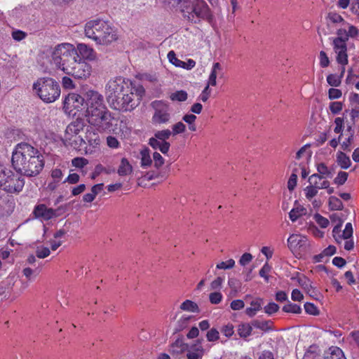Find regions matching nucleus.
I'll return each mask as SVG.
<instances>
[{
  "mask_svg": "<svg viewBox=\"0 0 359 359\" xmlns=\"http://www.w3.org/2000/svg\"><path fill=\"white\" fill-rule=\"evenodd\" d=\"M34 213L36 217H41L45 220L50 219L57 216L55 210L47 208L44 204H40L36 206Z\"/></svg>",
  "mask_w": 359,
  "mask_h": 359,
  "instance_id": "obj_18",
  "label": "nucleus"
},
{
  "mask_svg": "<svg viewBox=\"0 0 359 359\" xmlns=\"http://www.w3.org/2000/svg\"><path fill=\"white\" fill-rule=\"evenodd\" d=\"M222 69L221 65L219 62H216L213 64L212 69L211 73L210 74L208 86H215L217 85V76L218 72Z\"/></svg>",
  "mask_w": 359,
  "mask_h": 359,
  "instance_id": "obj_30",
  "label": "nucleus"
},
{
  "mask_svg": "<svg viewBox=\"0 0 359 359\" xmlns=\"http://www.w3.org/2000/svg\"><path fill=\"white\" fill-rule=\"evenodd\" d=\"M170 98L172 101L183 102L187 99V93L184 90H178L172 93Z\"/></svg>",
  "mask_w": 359,
  "mask_h": 359,
  "instance_id": "obj_39",
  "label": "nucleus"
},
{
  "mask_svg": "<svg viewBox=\"0 0 359 359\" xmlns=\"http://www.w3.org/2000/svg\"><path fill=\"white\" fill-rule=\"evenodd\" d=\"M181 12L185 19L195 24L203 20L212 23L214 19L211 9L204 0H194L191 6L185 4Z\"/></svg>",
  "mask_w": 359,
  "mask_h": 359,
  "instance_id": "obj_3",
  "label": "nucleus"
},
{
  "mask_svg": "<svg viewBox=\"0 0 359 359\" xmlns=\"http://www.w3.org/2000/svg\"><path fill=\"white\" fill-rule=\"evenodd\" d=\"M283 311L285 313H300L302 308L297 304L288 302L283 307Z\"/></svg>",
  "mask_w": 359,
  "mask_h": 359,
  "instance_id": "obj_37",
  "label": "nucleus"
},
{
  "mask_svg": "<svg viewBox=\"0 0 359 359\" xmlns=\"http://www.w3.org/2000/svg\"><path fill=\"white\" fill-rule=\"evenodd\" d=\"M180 309L189 312H199V309L195 302L191 300H186L180 305Z\"/></svg>",
  "mask_w": 359,
  "mask_h": 359,
  "instance_id": "obj_35",
  "label": "nucleus"
},
{
  "mask_svg": "<svg viewBox=\"0 0 359 359\" xmlns=\"http://www.w3.org/2000/svg\"><path fill=\"white\" fill-rule=\"evenodd\" d=\"M50 252L48 248L46 247H38L36 250V255L37 257L43 259L47 257L50 255Z\"/></svg>",
  "mask_w": 359,
  "mask_h": 359,
  "instance_id": "obj_52",
  "label": "nucleus"
},
{
  "mask_svg": "<svg viewBox=\"0 0 359 359\" xmlns=\"http://www.w3.org/2000/svg\"><path fill=\"white\" fill-rule=\"evenodd\" d=\"M251 324L256 328L267 332L272 330L273 323L271 320H254L251 322Z\"/></svg>",
  "mask_w": 359,
  "mask_h": 359,
  "instance_id": "obj_27",
  "label": "nucleus"
},
{
  "mask_svg": "<svg viewBox=\"0 0 359 359\" xmlns=\"http://www.w3.org/2000/svg\"><path fill=\"white\" fill-rule=\"evenodd\" d=\"M233 328L234 327L232 324L228 323L227 325L222 326L221 332L225 337H231L234 333Z\"/></svg>",
  "mask_w": 359,
  "mask_h": 359,
  "instance_id": "obj_51",
  "label": "nucleus"
},
{
  "mask_svg": "<svg viewBox=\"0 0 359 359\" xmlns=\"http://www.w3.org/2000/svg\"><path fill=\"white\" fill-rule=\"evenodd\" d=\"M235 266V261L233 259H229V260L226 262H221L220 263L217 264L216 266V268L217 269H232Z\"/></svg>",
  "mask_w": 359,
  "mask_h": 359,
  "instance_id": "obj_45",
  "label": "nucleus"
},
{
  "mask_svg": "<svg viewBox=\"0 0 359 359\" xmlns=\"http://www.w3.org/2000/svg\"><path fill=\"white\" fill-rule=\"evenodd\" d=\"M131 83L124 78L118 76L108 81L106 85V98L109 105L117 106L116 101L123 93H128Z\"/></svg>",
  "mask_w": 359,
  "mask_h": 359,
  "instance_id": "obj_7",
  "label": "nucleus"
},
{
  "mask_svg": "<svg viewBox=\"0 0 359 359\" xmlns=\"http://www.w3.org/2000/svg\"><path fill=\"white\" fill-rule=\"evenodd\" d=\"M168 58L172 65L177 67H182L186 69H191L196 65V62L192 59H189L187 62H184L177 58L173 50H170L168 53Z\"/></svg>",
  "mask_w": 359,
  "mask_h": 359,
  "instance_id": "obj_19",
  "label": "nucleus"
},
{
  "mask_svg": "<svg viewBox=\"0 0 359 359\" xmlns=\"http://www.w3.org/2000/svg\"><path fill=\"white\" fill-rule=\"evenodd\" d=\"M353 142V134L351 133L350 136L342 142L341 144V148L343 150L346 151H350L351 148V146Z\"/></svg>",
  "mask_w": 359,
  "mask_h": 359,
  "instance_id": "obj_60",
  "label": "nucleus"
},
{
  "mask_svg": "<svg viewBox=\"0 0 359 359\" xmlns=\"http://www.w3.org/2000/svg\"><path fill=\"white\" fill-rule=\"evenodd\" d=\"M153 159L154 163V166L157 169L161 167L164 164V158L163 156L158 152H154L153 154Z\"/></svg>",
  "mask_w": 359,
  "mask_h": 359,
  "instance_id": "obj_55",
  "label": "nucleus"
},
{
  "mask_svg": "<svg viewBox=\"0 0 359 359\" xmlns=\"http://www.w3.org/2000/svg\"><path fill=\"white\" fill-rule=\"evenodd\" d=\"M33 90L45 102H55L60 95V85L50 77L39 78L33 84Z\"/></svg>",
  "mask_w": 359,
  "mask_h": 359,
  "instance_id": "obj_5",
  "label": "nucleus"
},
{
  "mask_svg": "<svg viewBox=\"0 0 359 359\" xmlns=\"http://www.w3.org/2000/svg\"><path fill=\"white\" fill-rule=\"evenodd\" d=\"M258 359H274V355L271 351L264 350L258 353Z\"/></svg>",
  "mask_w": 359,
  "mask_h": 359,
  "instance_id": "obj_64",
  "label": "nucleus"
},
{
  "mask_svg": "<svg viewBox=\"0 0 359 359\" xmlns=\"http://www.w3.org/2000/svg\"><path fill=\"white\" fill-rule=\"evenodd\" d=\"M230 306L231 309L234 311H238L244 308L245 303L241 299H236L231 302Z\"/></svg>",
  "mask_w": 359,
  "mask_h": 359,
  "instance_id": "obj_63",
  "label": "nucleus"
},
{
  "mask_svg": "<svg viewBox=\"0 0 359 359\" xmlns=\"http://www.w3.org/2000/svg\"><path fill=\"white\" fill-rule=\"evenodd\" d=\"M13 168L27 177L39 175L44 167V158L40 151L27 143L17 144L12 154Z\"/></svg>",
  "mask_w": 359,
  "mask_h": 359,
  "instance_id": "obj_1",
  "label": "nucleus"
},
{
  "mask_svg": "<svg viewBox=\"0 0 359 359\" xmlns=\"http://www.w3.org/2000/svg\"><path fill=\"white\" fill-rule=\"evenodd\" d=\"M92 72V67L84 60L74 58L72 65L64 72L66 74L71 75L77 79H86L89 77Z\"/></svg>",
  "mask_w": 359,
  "mask_h": 359,
  "instance_id": "obj_10",
  "label": "nucleus"
},
{
  "mask_svg": "<svg viewBox=\"0 0 359 359\" xmlns=\"http://www.w3.org/2000/svg\"><path fill=\"white\" fill-rule=\"evenodd\" d=\"M329 206L332 210H340L344 208L343 203L340 199L335 196H331L329 198Z\"/></svg>",
  "mask_w": 359,
  "mask_h": 359,
  "instance_id": "obj_36",
  "label": "nucleus"
},
{
  "mask_svg": "<svg viewBox=\"0 0 359 359\" xmlns=\"http://www.w3.org/2000/svg\"><path fill=\"white\" fill-rule=\"evenodd\" d=\"M304 309L310 315L317 316L319 313L318 308L312 303H306L304 304Z\"/></svg>",
  "mask_w": 359,
  "mask_h": 359,
  "instance_id": "obj_53",
  "label": "nucleus"
},
{
  "mask_svg": "<svg viewBox=\"0 0 359 359\" xmlns=\"http://www.w3.org/2000/svg\"><path fill=\"white\" fill-rule=\"evenodd\" d=\"M206 338L208 341H216L219 339V332L216 328H212L207 332Z\"/></svg>",
  "mask_w": 359,
  "mask_h": 359,
  "instance_id": "obj_41",
  "label": "nucleus"
},
{
  "mask_svg": "<svg viewBox=\"0 0 359 359\" xmlns=\"http://www.w3.org/2000/svg\"><path fill=\"white\" fill-rule=\"evenodd\" d=\"M201 344V340L198 339L191 346V350H189L187 353V359H201L203 357L204 349Z\"/></svg>",
  "mask_w": 359,
  "mask_h": 359,
  "instance_id": "obj_21",
  "label": "nucleus"
},
{
  "mask_svg": "<svg viewBox=\"0 0 359 359\" xmlns=\"http://www.w3.org/2000/svg\"><path fill=\"white\" fill-rule=\"evenodd\" d=\"M348 173L346 172H339L337 176L334 178V182L337 185H343L348 178Z\"/></svg>",
  "mask_w": 359,
  "mask_h": 359,
  "instance_id": "obj_49",
  "label": "nucleus"
},
{
  "mask_svg": "<svg viewBox=\"0 0 359 359\" xmlns=\"http://www.w3.org/2000/svg\"><path fill=\"white\" fill-rule=\"evenodd\" d=\"M304 209L302 207L292 208L289 212L290 219L295 222L299 217L304 214Z\"/></svg>",
  "mask_w": 359,
  "mask_h": 359,
  "instance_id": "obj_38",
  "label": "nucleus"
},
{
  "mask_svg": "<svg viewBox=\"0 0 359 359\" xmlns=\"http://www.w3.org/2000/svg\"><path fill=\"white\" fill-rule=\"evenodd\" d=\"M132 88H133V92L135 91V93H134L135 100H138V104H139L142 97L144 94V89L143 86L141 85H138L137 86L132 87Z\"/></svg>",
  "mask_w": 359,
  "mask_h": 359,
  "instance_id": "obj_50",
  "label": "nucleus"
},
{
  "mask_svg": "<svg viewBox=\"0 0 359 359\" xmlns=\"http://www.w3.org/2000/svg\"><path fill=\"white\" fill-rule=\"evenodd\" d=\"M75 48L80 58L85 61H93L96 60V53L89 46L85 43H78Z\"/></svg>",
  "mask_w": 359,
  "mask_h": 359,
  "instance_id": "obj_17",
  "label": "nucleus"
},
{
  "mask_svg": "<svg viewBox=\"0 0 359 359\" xmlns=\"http://www.w3.org/2000/svg\"><path fill=\"white\" fill-rule=\"evenodd\" d=\"M85 100V97L77 93H69L64 100V107L69 110H79L83 106Z\"/></svg>",
  "mask_w": 359,
  "mask_h": 359,
  "instance_id": "obj_16",
  "label": "nucleus"
},
{
  "mask_svg": "<svg viewBox=\"0 0 359 359\" xmlns=\"http://www.w3.org/2000/svg\"><path fill=\"white\" fill-rule=\"evenodd\" d=\"M85 101L87 108H98L99 107L105 105L104 103V97L97 91L88 90L85 94Z\"/></svg>",
  "mask_w": 359,
  "mask_h": 359,
  "instance_id": "obj_15",
  "label": "nucleus"
},
{
  "mask_svg": "<svg viewBox=\"0 0 359 359\" xmlns=\"http://www.w3.org/2000/svg\"><path fill=\"white\" fill-rule=\"evenodd\" d=\"M51 61L56 68L65 72L72 65L74 58H79V54L74 46L69 43H62L56 45L51 51Z\"/></svg>",
  "mask_w": 359,
  "mask_h": 359,
  "instance_id": "obj_4",
  "label": "nucleus"
},
{
  "mask_svg": "<svg viewBox=\"0 0 359 359\" xmlns=\"http://www.w3.org/2000/svg\"><path fill=\"white\" fill-rule=\"evenodd\" d=\"M353 228L351 223H347L345 226V229L342 233V239H348L352 236Z\"/></svg>",
  "mask_w": 359,
  "mask_h": 359,
  "instance_id": "obj_62",
  "label": "nucleus"
},
{
  "mask_svg": "<svg viewBox=\"0 0 359 359\" xmlns=\"http://www.w3.org/2000/svg\"><path fill=\"white\" fill-rule=\"evenodd\" d=\"M210 302L213 304H217L221 302L222 299V294L219 292H211L209 294Z\"/></svg>",
  "mask_w": 359,
  "mask_h": 359,
  "instance_id": "obj_54",
  "label": "nucleus"
},
{
  "mask_svg": "<svg viewBox=\"0 0 359 359\" xmlns=\"http://www.w3.org/2000/svg\"><path fill=\"white\" fill-rule=\"evenodd\" d=\"M186 126L182 122H177L172 126V135H176L185 131Z\"/></svg>",
  "mask_w": 359,
  "mask_h": 359,
  "instance_id": "obj_48",
  "label": "nucleus"
},
{
  "mask_svg": "<svg viewBox=\"0 0 359 359\" xmlns=\"http://www.w3.org/2000/svg\"><path fill=\"white\" fill-rule=\"evenodd\" d=\"M318 357L319 355L316 351V347L311 346L305 352L303 359H318Z\"/></svg>",
  "mask_w": 359,
  "mask_h": 359,
  "instance_id": "obj_43",
  "label": "nucleus"
},
{
  "mask_svg": "<svg viewBox=\"0 0 359 359\" xmlns=\"http://www.w3.org/2000/svg\"><path fill=\"white\" fill-rule=\"evenodd\" d=\"M342 222L339 219V224L336 225L332 230V235L335 241L340 243L342 240V234L340 235Z\"/></svg>",
  "mask_w": 359,
  "mask_h": 359,
  "instance_id": "obj_46",
  "label": "nucleus"
},
{
  "mask_svg": "<svg viewBox=\"0 0 359 359\" xmlns=\"http://www.w3.org/2000/svg\"><path fill=\"white\" fill-rule=\"evenodd\" d=\"M85 34L100 45H108L117 39L115 29L102 20L88 22L85 26Z\"/></svg>",
  "mask_w": 359,
  "mask_h": 359,
  "instance_id": "obj_2",
  "label": "nucleus"
},
{
  "mask_svg": "<svg viewBox=\"0 0 359 359\" xmlns=\"http://www.w3.org/2000/svg\"><path fill=\"white\" fill-rule=\"evenodd\" d=\"M252 258L253 257L250 253L245 252L241 257L239 264L244 266L249 264L252 260Z\"/></svg>",
  "mask_w": 359,
  "mask_h": 359,
  "instance_id": "obj_61",
  "label": "nucleus"
},
{
  "mask_svg": "<svg viewBox=\"0 0 359 359\" xmlns=\"http://www.w3.org/2000/svg\"><path fill=\"white\" fill-rule=\"evenodd\" d=\"M237 332L240 337L245 339L252 334V325L247 323H242L238 325Z\"/></svg>",
  "mask_w": 359,
  "mask_h": 359,
  "instance_id": "obj_24",
  "label": "nucleus"
},
{
  "mask_svg": "<svg viewBox=\"0 0 359 359\" xmlns=\"http://www.w3.org/2000/svg\"><path fill=\"white\" fill-rule=\"evenodd\" d=\"M306 238L305 236L292 234L287 239V246L290 250H297L306 243Z\"/></svg>",
  "mask_w": 359,
  "mask_h": 359,
  "instance_id": "obj_20",
  "label": "nucleus"
},
{
  "mask_svg": "<svg viewBox=\"0 0 359 359\" xmlns=\"http://www.w3.org/2000/svg\"><path fill=\"white\" fill-rule=\"evenodd\" d=\"M83 128L84 123L82 120L76 119L70 123L66 128L63 137L64 144L75 149L81 147L84 142L79 133L83 130Z\"/></svg>",
  "mask_w": 359,
  "mask_h": 359,
  "instance_id": "obj_8",
  "label": "nucleus"
},
{
  "mask_svg": "<svg viewBox=\"0 0 359 359\" xmlns=\"http://www.w3.org/2000/svg\"><path fill=\"white\" fill-rule=\"evenodd\" d=\"M347 38L337 37L333 40L334 50L337 54V62L341 66L348 64Z\"/></svg>",
  "mask_w": 359,
  "mask_h": 359,
  "instance_id": "obj_14",
  "label": "nucleus"
},
{
  "mask_svg": "<svg viewBox=\"0 0 359 359\" xmlns=\"http://www.w3.org/2000/svg\"><path fill=\"white\" fill-rule=\"evenodd\" d=\"M88 161L83 157H76L72 159V164L73 166L79 168H82L86 165Z\"/></svg>",
  "mask_w": 359,
  "mask_h": 359,
  "instance_id": "obj_47",
  "label": "nucleus"
},
{
  "mask_svg": "<svg viewBox=\"0 0 359 359\" xmlns=\"http://www.w3.org/2000/svg\"><path fill=\"white\" fill-rule=\"evenodd\" d=\"M154 110L152 116V122L154 124L161 125L167 124L171 119V109L167 103L156 100L151 104Z\"/></svg>",
  "mask_w": 359,
  "mask_h": 359,
  "instance_id": "obj_9",
  "label": "nucleus"
},
{
  "mask_svg": "<svg viewBox=\"0 0 359 359\" xmlns=\"http://www.w3.org/2000/svg\"><path fill=\"white\" fill-rule=\"evenodd\" d=\"M24 185L25 180L22 176L8 170L6 178L3 181L0 189L8 193H18L22 191Z\"/></svg>",
  "mask_w": 359,
  "mask_h": 359,
  "instance_id": "obj_12",
  "label": "nucleus"
},
{
  "mask_svg": "<svg viewBox=\"0 0 359 359\" xmlns=\"http://www.w3.org/2000/svg\"><path fill=\"white\" fill-rule=\"evenodd\" d=\"M264 309L266 313L271 315L278 311L279 306L276 303L271 302L266 305Z\"/></svg>",
  "mask_w": 359,
  "mask_h": 359,
  "instance_id": "obj_58",
  "label": "nucleus"
},
{
  "mask_svg": "<svg viewBox=\"0 0 359 359\" xmlns=\"http://www.w3.org/2000/svg\"><path fill=\"white\" fill-rule=\"evenodd\" d=\"M86 116L88 123L99 130H108L112 126L113 116L106 105L98 108H87Z\"/></svg>",
  "mask_w": 359,
  "mask_h": 359,
  "instance_id": "obj_6",
  "label": "nucleus"
},
{
  "mask_svg": "<svg viewBox=\"0 0 359 359\" xmlns=\"http://www.w3.org/2000/svg\"><path fill=\"white\" fill-rule=\"evenodd\" d=\"M343 104L340 102H332L330 104V109L334 114H338L342 110Z\"/></svg>",
  "mask_w": 359,
  "mask_h": 359,
  "instance_id": "obj_59",
  "label": "nucleus"
},
{
  "mask_svg": "<svg viewBox=\"0 0 359 359\" xmlns=\"http://www.w3.org/2000/svg\"><path fill=\"white\" fill-rule=\"evenodd\" d=\"M313 218L316 221V222L321 227V228H326L329 224V220L320 215L318 213H316L314 215Z\"/></svg>",
  "mask_w": 359,
  "mask_h": 359,
  "instance_id": "obj_44",
  "label": "nucleus"
},
{
  "mask_svg": "<svg viewBox=\"0 0 359 359\" xmlns=\"http://www.w3.org/2000/svg\"><path fill=\"white\" fill-rule=\"evenodd\" d=\"M341 76L337 74H330L327 77V81L331 86L337 87L341 84Z\"/></svg>",
  "mask_w": 359,
  "mask_h": 359,
  "instance_id": "obj_42",
  "label": "nucleus"
},
{
  "mask_svg": "<svg viewBox=\"0 0 359 359\" xmlns=\"http://www.w3.org/2000/svg\"><path fill=\"white\" fill-rule=\"evenodd\" d=\"M317 170H318V173H315L314 175H317L319 177H324L325 179H326V177H332V172L329 170L327 166L323 163H320L317 165Z\"/></svg>",
  "mask_w": 359,
  "mask_h": 359,
  "instance_id": "obj_34",
  "label": "nucleus"
},
{
  "mask_svg": "<svg viewBox=\"0 0 359 359\" xmlns=\"http://www.w3.org/2000/svg\"><path fill=\"white\" fill-rule=\"evenodd\" d=\"M250 307H248L245 310V313L249 317H253L255 316L257 311H259L262 307V299H257L255 300H252L250 302Z\"/></svg>",
  "mask_w": 359,
  "mask_h": 359,
  "instance_id": "obj_28",
  "label": "nucleus"
},
{
  "mask_svg": "<svg viewBox=\"0 0 359 359\" xmlns=\"http://www.w3.org/2000/svg\"><path fill=\"white\" fill-rule=\"evenodd\" d=\"M324 359H346V358L341 348L332 346L325 353Z\"/></svg>",
  "mask_w": 359,
  "mask_h": 359,
  "instance_id": "obj_23",
  "label": "nucleus"
},
{
  "mask_svg": "<svg viewBox=\"0 0 359 359\" xmlns=\"http://www.w3.org/2000/svg\"><path fill=\"white\" fill-rule=\"evenodd\" d=\"M310 184H313L318 189L328 188L330 182L324 177H319L317 175H311L308 180Z\"/></svg>",
  "mask_w": 359,
  "mask_h": 359,
  "instance_id": "obj_22",
  "label": "nucleus"
},
{
  "mask_svg": "<svg viewBox=\"0 0 359 359\" xmlns=\"http://www.w3.org/2000/svg\"><path fill=\"white\" fill-rule=\"evenodd\" d=\"M305 196L308 200H311L314 196H316L318 193V189L316 188L313 184H310L307 186L304 189Z\"/></svg>",
  "mask_w": 359,
  "mask_h": 359,
  "instance_id": "obj_40",
  "label": "nucleus"
},
{
  "mask_svg": "<svg viewBox=\"0 0 359 359\" xmlns=\"http://www.w3.org/2000/svg\"><path fill=\"white\" fill-rule=\"evenodd\" d=\"M132 172V165L126 158H123L121 161V164L118 169V174L120 176H126L130 175Z\"/></svg>",
  "mask_w": 359,
  "mask_h": 359,
  "instance_id": "obj_26",
  "label": "nucleus"
},
{
  "mask_svg": "<svg viewBox=\"0 0 359 359\" xmlns=\"http://www.w3.org/2000/svg\"><path fill=\"white\" fill-rule=\"evenodd\" d=\"M172 352L181 353L188 349L189 345L185 344L182 339H177L172 345Z\"/></svg>",
  "mask_w": 359,
  "mask_h": 359,
  "instance_id": "obj_33",
  "label": "nucleus"
},
{
  "mask_svg": "<svg viewBox=\"0 0 359 359\" xmlns=\"http://www.w3.org/2000/svg\"><path fill=\"white\" fill-rule=\"evenodd\" d=\"M299 282L301 286L311 297L317 295L316 291L313 287L311 282L309 279L304 277L303 278H300Z\"/></svg>",
  "mask_w": 359,
  "mask_h": 359,
  "instance_id": "obj_31",
  "label": "nucleus"
},
{
  "mask_svg": "<svg viewBox=\"0 0 359 359\" xmlns=\"http://www.w3.org/2000/svg\"><path fill=\"white\" fill-rule=\"evenodd\" d=\"M172 132L169 129H164L157 130L154 133V136L149 140V144L154 149H159L163 154H165L168 152L170 144L167 142Z\"/></svg>",
  "mask_w": 359,
  "mask_h": 359,
  "instance_id": "obj_11",
  "label": "nucleus"
},
{
  "mask_svg": "<svg viewBox=\"0 0 359 359\" xmlns=\"http://www.w3.org/2000/svg\"><path fill=\"white\" fill-rule=\"evenodd\" d=\"M271 267L268 263H266L262 268L259 270V274L261 277L264 278L266 282L269 281V273L271 271Z\"/></svg>",
  "mask_w": 359,
  "mask_h": 359,
  "instance_id": "obj_56",
  "label": "nucleus"
},
{
  "mask_svg": "<svg viewBox=\"0 0 359 359\" xmlns=\"http://www.w3.org/2000/svg\"><path fill=\"white\" fill-rule=\"evenodd\" d=\"M141 156V166L144 168L149 167L152 163V160L150 156L149 149L145 148L140 151Z\"/></svg>",
  "mask_w": 359,
  "mask_h": 359,
  "instance_id": "obj_32",
  "label": "nucleus"
},
{
  "mask_svg": "<svg viewBox=\"0 0 359 359\" xmlns=\"http://www.w3.org/2000/svg\"><path fill=\"white\" fill-rule=\"evenodd\" d=\"M22 274L25 276V278L28 280H32L37 275L36 273V271L32 269L29 267H25V269H23Z\"/></svg>",
  "mask_w": 359,
  "mask_h": 359,
  "instance_id": "obj_57",
  "label": "nucleus"
},
{
  "mask_svg": "<svg viewBox=\"0 0 359 359\" xmlns=\"http://www.w3.org/2000/svg\"><path fill=\"white\" fill-rule=\"evenodd\" d=\"M228 285L231 288L230 295L231 297L236 296L237 293L241 291V283L235 278H230L228 280Z\"/></svg>",
  "mask_w": 359,
  "mask_h": 359,
  "instance_id": "obj_29",
  "label": "nucleus"
},
{
  "mask_svg": "<svg viewBox=\"0 0 359 359\" xmlns=\"http://www.w3.org/2000/svg\"><path fill=\"white\" fill-rule=\"evenodd\" d=\"M337 162L342 169H348L351 165L349 156L342 151L337 152Z\"/></svg>",
  "mask_w": 359,
  "mask_h": 359,
  "instance_id": "obj_25",
  "label": "nucleus"
},
{
  "mask_svg": "<svg viewBox=\"0 0 359 359\" xmlns=\"http://www.w3.org/2000/svg\"><path fill=\"white\" fill-rule=\"evenodd\" d=\"M117 106L109 105L111 108L121 111H128L133 110L138 106V100H135L134 92L130 86L128 93H123L116 101Z\"/></svg>",
  "mask_w": 359,
  "mask_h": 359,
  "instance_id": "obj_13",
  "label": "nucleus"
}]
</instances>
